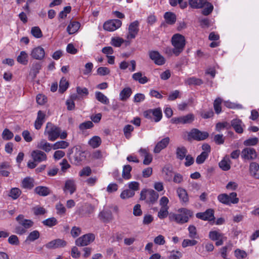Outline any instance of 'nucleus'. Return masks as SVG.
I'll return each mask as SVG.
<instances>
[{
	"mask_svg": "<svg viewBox=\"0 0 259 259\" xmlns=\"http://www.w3.org/2000/svg\"><path fill=\"white\" fill-rule=\"evenodd\" d=\"M219 166L220 168L224 170L227 171L230 169V164L229 160L223 159L219 163Z\"/></svg>",
	"mask_w": 259,
	"mask_h": 259,
	"instance_id": "obj_50",
	"label": "nucleus"
},
{
	"mask_svg": "<svg viewBox=\"0 0 259 259\" xmlns=\"http://www.w3.org/2000/svg\"><path fill=\"white\" fill-rule=\"evenodd\" d=\"M164 17L166 23L169 24H173L176 21V16L172 12H166Z\"/></svg>",
	"mask_w": 259,
	"mask_h": 259,
	"instance_id": "obj_35",
	"label": "nucleus"
},
{
	"mask_svg": "<svg viewBox=\"0 0 259 259\" xmlns=\"http://www.w3.org/2000/svg\"><path fill=\"white\" fill-rule=\"evenodd\" d=\"M76 190V185L75 181L72 179H69L65 182V186L63 188V191L65 193L69 192L70 194H72Z\"/></svg>",
	"mask_w": 259,
	"mask_h": 259,
	"instance_id": "obj_18",
	"label": "nucleus"
},
{
	"mask_svg": "<svg viewBox=\"0 0 259 259\" xmlns=\"http://www.w3.org/2000/svg\"><path fill=\"white\" fill-rule=\"evenodd\" d=\"M258 139L257 138L254 137L249 138L243 142V144L246 146H254L258 143Z\"/></svg>",
	"mask_w": 259,
	"mask_h": 259,
	"instance_id": "obj_59",
	"label": "nucleus"
},
{
	"mask_svg": "<svg viewBox=\"0 0 259 259\" xmlns=\"http://www.w3.org/2000/svg\"><path fill=\"white\" fill-rule=\"evenodd\" d=\"M45 51L40 47H38L33 49L31 53V56L33 59L36 60H41L45 57Z\"/></svg>",
	"mask_w": 259,
	"mask_h": 259,
	"instance_id": "obj_16",
	"label": "nucleus"
},
{
	"mask_svg": "<svg viewBox=\"0 0 259 259\" xmlns=\"http://www.w3.org/2000/svg\"><path fill=\"white\" fill-rule=\"evenodd\" d=\"M45 116L46 115L45 113L40 110L38 111L37 112V118L34 123V126L36 130H39L40 128L41 125L45 121L44 119Z\"/></svg>",
	"mask_w": 259,
	"mask_h": 259,
	"instance_id": "obj_25",
	"label": "nucleus"
},
{
	"mask_svg": "<svg viewBox=\"0 0 259 259\" xmlns=\"http://www.w3.org/2000/svg\"><path fill=\"white\" fill-rule=\"evenodd\" d=\"M94 126V124L91 121H87L81 123L79 125V128L81 131H84L87 129H90Z\"/></svg>",
	"mask_w": 259,
	"mask_h": 259,
	"instance_id": "obj_58",
	"label": "nucleus"
},
{
	"mask_svg": "<svg viewBox=\"0 0 259 259\" xmlns=\"http://www.w3.org/2000/svg\"><path fill=\"white\" fill-rule=\"evenodd\" d=\"M205 5H206V7L202 10V14L205 16H207L212 12L213 6L211 4L207 2Z\"/></svg>",
	"mask_w": 259,
	"mask_h": 259,
	"instance_id": "obj_55",
	"label": "nucleus"
},
{
	"mask_svg": "<svg viewBox=\"0 0 259 259\" xmlns=\"http://www.w3.org/2000/svg\"><path fill=\"white\" fill-rule=\"evenodd\" d=\"M150 58L158 65H162L165 62V58L156 51H151L149 52Z\"/></svg>",
	"mask_w": 259,
	"mask_h": 259,
	"instance_id": "obj_8",
	"label": "nucleus"
},
{
	"mask_svg": "<svg viewBox=\"0 0 259 259\" xmlns=\"http://www.w3.org/2000/svg\"><path fill=\"white\" fill-rule=\"evenodd\" d=\"M101 139L99 136H94L91 138L88 143L93 148L98 147L101 144Z\"/></svg>",
	"mask_w": 259,
	"mask_h": 259,
	"instance_id": "obj_36",
	"label": "nucleus"
},
{
	"mask_svg": "<svg viewBox=\"0 0 259 259\" xmlns=\"http://www.w3.org/2000/svg\"><path fill=\"white\" fill-rule=\"evenodd\" d=\"M122 22L118 19H113L106 22L103 25L104 29L109 31H113L119 28Z\"/></svg>",
	"mask_w": 259,
	"mask_h": 259,
	"instance_id": "obj_7",
	"label": "nucleus"
},
{
	"mask_svg": "<svg viewBox=\"0 0 259 259\" xmlns=\"http://www.w3.org/2000/svg\"><path fill=\"white\" fill-rule=\"evenodd\" d=\"M19 225L22 226L26 231L33 225V222L30 220L24 219L22 214H19L16 218Z\"/></svg>",
	"mask_w": 259,
	"mask_h": 259,
	"instance_id": "obj_14",
	"label": "nucleus"
},
{
	"mask_svg": "<svg viewBox=\"0 0 259 259\" xmlns=\"http://www.w3.org/2000/svg\"><path fill=\"white\" fill-rule=\"evenodd\" d=\"M257 156L256 152L252 148H244L241 152V157L245 160H253Z\"/></svg>",
	"mask_w": 259,
	"mask_h": 259,
	"instance_id": "obj_9",
	"label": "nucleus"
},
{
	"mask_svg": "<svg viewBox=\"0 0 259 259\" xmlns=\"http://www.w3.org/2000/svg\"><path fill=\"white\" fill-rule=\"evenodd\" d=\"M208 154L207 152L203 151L200 155H199L196 159V162L197 164H200L203 163L206 159L208 157Z\"/></svg>",
	"mask_w": 259,
	"mask_h": 259,
	"instance_id": "obj_49",
	"label": "nucleus"
},
{
	"mask_svg": "<svg viewBox=\"0 0 259 259\" xmlns=\"http://www.w3.org/2000/svg\"><path fill=\"white\" fill-rule=\"evenodd\" d=\"M98 217L101 221L105 223L110 222L113 219L112 212L109 209L103 210L99 213Z\"/></svg>",
	"mask_w": 259,
	"mask_h": 259,
	"instance_id": "obj_15",
	"label": "nucleus"
},
{
	"mask_svg": "<svg viewBox=\"0 0 259 259\" xmlns=\"http://www.w3.org/2000/svg\"><path fill=\"white\" fill-rule=\"evenodd\" d=\"M82 153L80 151H77L73 155L69 156V159L72 163L77 165L82 160Z\"/></svg>",
	"mask_w": 259,
	"mask_h": 259,
	"instance_id": "obj_27",
	"label": "nucleus"
},
{
	"mask_svg": "<svg viewBox=\"0 0 259 259\" xmlns=\"http://www.w3.org/2000/svg\"><path fill=\"white\" fill-rule=\"evenodd\" d=\"M231 126L236 133L241 134L243 132V123L241 120L239 119H233L231 121Z\"/></svg>",
	"mask_w": 259,
	"mask_h": 259,
	"instance_id": "obj_22",
	"label": "nucleus"
},
{
	"mask_svg": "<svg viewBox=\"0 0 259 259\" xmlns=\"http://www.w3.org/2000/svg\"><path fill=\"white\" fill-rule=\"evenodd\" d=\"M171 44L174 47V55L179 56L185 46V37L178 33L174 34L171 38Z\"/></svg>",
	"mask_w": 259,
	"mask_h": 259,
	"instance_id": "obj_2",
	"label": "nucleus"
},
{
	"mask_svg": "<svg viewBox=\"0 0 259 259\" xmlns=\"http://www.w3.org/2000/svg\"><path fill=\"white\" fill-rule=\"evenodd\" d=\"M42 223L45 226L52 227L57 224V221L55 218L52 217L44 220Z\"/></svg>",
	"mask_w": 259,
	"mask_h": 259,
	"instance_id": "obj_45",
	"label": "nucleus"
},
{
	"mask_svg": "<svg viewBox=\"0 0 259 259\" xmlns=\"http://www.w3.org/2000/svg\"><path fill=\"white\" fill-rule=\"evenodd\" d=\"M61 131L60 127L51 122H48L46 127L45 135L48 136V138L49 141H54L59 137Z\"/></svg>",
	"mask_w": 259,
	"mask_h": 259,
	"instance_id": "obj_3",
	"label": "nucleus"
},
{
	"mask_svg": "<svg viewBox=\"0 0 259 259\" xmlns=\"http://www.w3.org/2000/svg\"><path fill=\"white\" fill-rule=\"evenodd\" d=\"M14 136L13 133L9 129H5L2 134V137L4 140H9L13 138Z\"/></svg>",
	"mask_w": 259,
	"mask_h": 259,
	"instance_id": "obj_54",
	"label": "nucleus"
},
{
	"mask_svg": "<svg viewBox=\"0 0 259 259\" xmlns=\"http://www.w3.org/2000/svg\"><path fill=\"white\" fill-rule=\"evenodd\" d=\"M193 215L192 212L185 208H180L176 213H170L168 215L170 221L175 222L179 224H183L188 222L189 218Z\"/></svg>",
	"mask_w": 259,
	"mask_h": 259,
	"instance_id": "obj_1",
	"label": "nucleus"
},
{
	"mask_svg": "<svg viewBox=\"0 0 259 259\" xmlns=\"http://www.w3.org/2000/svg\"><path fill=\"white\" fill-rule=\"evenodd\" d=\"M8 242L12 245H18L20 243L18 237L15 235H11L8 239Z\"/></svg>",
	"mask_w": 259,
	"mask_h": 259,
	"instance_id": "obj_60",
	"label": "nucleus"
},
{
	"mask_svg": "<svg viewBox=\"0 0 259 259\" xmlns=\"http://www.w3.org/2000/svg\"><path fill=\"white\" fill-rule=\"evenodd\" d=\"M187 149L184 147H179L176 149V156L177 158L180 160H182L187 156Z\"/></svg>",
	"mask_w": 259,
	"mask_h": 259,
	"instance_id": "obj_31",
	"label": "nucleus"
},
{
	"mask_svg": "<svg viewBox=\"0 0 259 259\" xmlns=\"http://www.w3.org/2000/svg\"><path fill=\"white\" fill-rule=\"evenodd\" d=\"M218 201L224 204L229 205V195L226 193L221 194L218 196Z\"/></svg>",
	"mask_w": 259,
	"mask_h": 259,
	"instance_id": "obj_48",
	"label": "nucleus"
},
{
	"mask_svg": "<svg viewBox=\"0 0 259 259\" xmlns=\"http://www.w3.org/2000/svg\"><path fill=\"white\" fill-rule=\"evenodd\" d=\"M197 241L194 239H184L182 243V246L183 248H186L188 246H193L197 244Z\"/></svg>",
	"mask_w": 259,
	"mask_h": 259,
	"instance_id": "obj_56",
	"label": "nucleus"
},
{
	"mask_svg": "<svg viewBox=\"0 0 259 259\" xmlns=\"http://www.w3.org/2000/svg\"><path fill=\"white\" fill-rule=\"evenodd\" d=\"M200 115L203 118L207 119L213 116V112L211 109L202 110L200 112Z\"/></svg>",
	"mask_w": 259,
	"mask_h": 259,
	"instance_id": "obj_64",
	"label": "nucleus"
},
{
	"mask_svg": "<svg viewBox=\"0 0 259 259\" xmlns=\"http://www.w3.org/2000/svg\"><path fill=\"white\" fill-rule=\"evenodd\" d=\"M177 192L180 199L181 202L183 204L188 203L189 201V198L188 194L185 189L179 188L178 189Z\"/></svg>",
	"mask_w": 259,
	"mask_h": 259,
	"instance_id": "obj_23",
	"label": "nucleus"
},
{
	"mask_svg": "<svg viewBox=\"0 0 259 259\" xmlns=\"http://www.w3.org/2000/svg\"><path fill=\"white\" fill-rule=\"evenodd\" d=\"M139 22L135 21L130 24L128 27V33L127 35V39L134 38L139 31Z\"/></svg>",
	"mask_w": 259,
	"mask_h": 259,
	"instance_id": "obj_12",
	"label": "nucleus"
},
{
	"mask_svg": "<svg viewBox=\"0 0 259 259\" xmlns=\"http://www.w3.org/2000/svg\"><path fill=\"white\" fill-rule=\"evenodd\" d=\"M239 199L237 197V194L236 192H232L229 194V205L231 204H237L239 202Z\"/></svg>",
	"mask_w": 259,
	"mask_h": 259,
	"instance_id": "obj_52",
	"label": "nucleus"
},
{
	"mask_svg": "<svg viewBox=\"0 0 259 259\" xmlns=\"http://www.w3.org/2000/svg\"><path fill=\"white\" fill-rule=\"evenodd\" d=\"M159 194L152 189L148 190V195L146 202L154 204L158 199Z\"/></svg>",
	"mask_w": 259,
	"mask_h": 259,
	"instance_id": "obj_24",
	"label": "nucleus"
},
{
	"mask_svg": "<svg viewBox=\"0 0 259 259\" xmlns=\"http://www.w3.org/2000/svg\"><path fill=\"white\" fill-rule=\"evenodd\" d=\"M34 180L30 177H26L22 182V187L24 189H31L34 187Z\"/></svg>",
	"mask_w": 259,
	"mask_h": 259,
	"instance_id": "obj_33",
	"label": "nucleus"
},
{
	"mask_svg": "<svg viewBox=\"0 0 259 259\" xmlns=\"http://www.w3.org/2000/svg\"><path fill=\"white\" fill-rule=\"evenodd\" d=\"M96 99L102 104L107 105L109 103L108 98L100 92H96L95 93Z\"/></svg>",
	"mask_w": 259,
	"mask_h": 259,
	"instance_id": "obj_37",
	"label": "nucleus"
},
{
	"mask_svg": "<svg viewBox=\"0 0 259 259\" xmlns=\"http://www.w3.org/2000/svg\"><path fill=\"white\" fill-rule=\"evenodd\" d=\"M206 3V0H189L190 6L194 9L202 8Z\"/></svg>",
	"mask_w": 259,
	"mask_h": 259,
	"instance_id": "obj_30",
	"label": "nucleus"
},
{
	"mask_svg": "<svg viewBox=\"0 0 259 259\" xmlns=\"http://www.w3.org/2000/svg\"><path fill=\"white\" fill-rule=\"evenodd\" d=\"M222 103V99L220 98H217L213 103L214 109L217 114L221 112V104Z\"/></svg>",
	"mask_w": 259,
	"mask_h": 259,
	"instance_id": "obj_62",
	"label": "nucleus"
},
{
	"mask_svg": "<svg viewBox=\"0 0 259 259\" xmlns=\"http://www.w3.org/2000/svg\"><path fill=\"white\" fill-rule=\"evenodd\" d=\"M17 61L21 64L26 65L28 63V55L25 51H21L17 57Z\"/></svg>",
	"mask_w": 259,
	"mask_h": 259,
	"instance_id": "obj_40",
	"label": "nucleus"
},
{
	"mask_svg": "<svg viewBox=\"0 0 259 259\" xmlns=\"http://www.w3.org/2000/svg\"><path fill=\"white\" fill-rule=\"evenodd\" d=\"M124 42V40L120 37H112L111 44L115 47H119Z\"/></svg>",
	"mask_w": 259,
	"mask_h": 259,
	"instance_id": "obj_61",
	"label": "nucleus"
},
{
	"mask_svg": "<svg viewBox=\"0 0 259 259\" xmlns=\"http://www.w3.org/2000/svg\"><path fill=\"white\" fill-rule=\"evenodd\" d=\"M189 236L192 239L198 238V236L196 227L193 225H190L188 228Z\"/></svg>",
	"mask_w": 259,
	"mask_h": 259,
	"instance_id": "obj_47",
	"label": "nucleus"
},
{
	"mask_svg": "<svg viewBox=\"0 0 259 259\" xmlns=\"http://www.w3.org/2000/svg\"><path fill=\"white\" fill-rule=\"evenodd\" d=\"M162 173L164 179L168 182H170L172 180L174 172L172 168L170 166H165L162 168Z\"/></svg>",
	"mask_w": 259,
	"mask_h": 259,
	"instance_id": "obj_19",
	"label": "nucleus"
},
{
	"mask_svg": "<svg viewBox=\"0 0 259 259\" xmlns=\"http://www.w3.org/2000/svg\"><path fill=\"white\" fill-rule=\"evenodd\" d=\"M196 216L197 218L204 221L214 220V210L212 209H208L205 212L196 213Z\"/></svg>",
	"mask_w": 259,
	"mask_h": 259,
	"instance_id": "obj_11",
	"label": "nucleus"
},
{
	"mask_svg": "<svg viewBox=\"0 0 259 259\" xmlns=\"http://www.w3.org/2000/svg\"><path fill=\"white\" fill-rule=\"evenodd\" d=\"M132 89L129 88H124L119 94V98L121 101H126L132 95Z\"/></svg>",
	"mask_w": 259,
	"mask_h": 259,
	"instance_id": "obj_29",
	"label": "nucleus"
},
{
	"mask_svg": "<svg viewBox=\"0 0 259 259\" xmlns=\"http://www.w3.org/2000/svg\"><path fill=\"white\" fill-rule=\"evenodd\" d=\"M34 192L41 196H47L51 194L50 189L45 186H37L34 189Z\"/></svg>",
	"mask_w": 259,
	"mask_h": 259,
	"instance_id": "obj_26",
	"label": "nucleus"
},
{
	"mask_svg": "<svg viewBox=\"0 0 259 259\" xmlns=\"http://www.w3.org/2000/svg\"><path fill=\"white\" fill-rule=\"evenodd\" d=\"M186 81V83L189 85H191V84L200 85L202 83V81L201 79L197 78L194 77L188 78Z\"/></svg>",
	"mask_w": 259,
	"mask_h": 259,
	"instance_id": "obj_57",
	"label": "nucleus"
},
{
	"mask_svg": "<svg viewBox=\"0 0 259 259\" xmlns=\"http://www.w3.org/2000/svg\"><path fill=\"white\" fill-rule=\"evenodd\" d=\"M144 116L147 119H153L155 122H158L162 116V111L159 108L149 109L144 112Z\"/></svg>",
	"mask_w": 259,
	"mask_h": 259,
	"instance_id": "obj_5",
	"label": "nucleus"
},
{
	"mask_svg": "<svg viewBox=\"0 0 259 259\" xmlns=\"http://www.w3.org/2000/svg\"><path fill=\"white\" fill-rule=\"evenodd\" d=\"M182 124H189L194 120V116L192 114H189L185 116H182Z\"/></svg>",
	"mask_w": 259,
	"mask_h": 259,
	"instance_id": "obj_53",
	"label": "nucleus"
},
{
	"mask_svg": "<svg viewBox=\"0 0 259 259\" xmlns=\"http://www.w3.org/2000/svg\"><path fill=\"white\" fill-rule=\"evenodd\" d=\"M40 236L39 232L37 230L31 232L26 238V241L33 242L37 239Z\"/></svg>",
	"mask_w": 259,
	"mask_h": 259,
	"instance_id": "obj_44",
	"label": "nucleus"
},
{
	"mask_svg": "<svg viewBox=\"0 0 259 259\" xmlns=\"http://www.w3.org/2000/svg\"><path fill=\"white\" fill-rule=\"evenodd\" d=\"M187 140L190 141L192 139L196 141H202L206 139L209 136L206 132H201L197 128H193L190 132L187 133Z\"/></svg>",
	"mask_w": 259,
	"mask_h": 259,
	"instance_id": "obj_4",
	"label": "nucleus"
},
{
	"mask_svg": "<svg viewBox=\"0 0 259 259\" xmlns=\"http://www.w3.org/2000/svg\"><path fill=\"white\" fill-rule=\"evenodd\" d=\"M169 142V138L168 137L162 139L156 145L154 149V152L155 153H159L162 149L165 148L167 146Z\"/></svg>",
	"mask_w": 259,
	"mask_h": 259,
	"instance_id": "obj_20",
	"label": "nucleus"
},
{
	"mask_svg": "<svg viewBox=\"0 0 259 259\" xmlns=\"http://www.w3.org/2000/svg\"><path fill=\"white\" fill-rule=\"evenodd\" d=\"M67 242L61 239L53 240L46 244V247L49 249H55L65 247Z\"/></svg>",
	"mask_w": 259,
	"mask_h": 259,
	"instance_id": "obj_13",
	"label": "nucleus"
},
{
	"mask_svg": "<svg viewBox=\"0 0 259 259\" xmlns=\"http://www.w3.org/2000/svg\"><path fill=\"white\" fill-rule=\"evenodd\" d=\"M31 33L35 38H39L42 36L41 30L37 26H35L31 28Z\"/></svg>",
	"mask_w": 259,
	"mask_h": 259,
	"instance_id": "obj_51",
	"label": "nucleus"
},
{
	"mask_svg": "<svg viewBox=\"0 0 259 259\" xmlns=\"http://www.w3.org/2000/svg\"><path fill=\"white\" fill-rule=\"evenodd\" d=\"M224 236L223 233L217 231H211L209 233V237L212 241H215L222 238Z\"/></svg>",
	"mask_w": 259,
	"mask_h": 259,
	"instance_id": "obj_41",
	"label": "nucleus"
},
{
	"mask_svg": "<svg viewBox=\"0 0 259 259\" xmlns=\"http://www.w3.org/2000/svg\"><path fill=\"white\" fill-rule=\"evenodd\" d=\"M80 27V23L76 21L70 22L67 27V31L69 34H72L77 31Z\"/></svg>",
	"mask_w": 259,
	"mask_h": 259,
	"instance_id": "obj_28",
	"label": "nucleus"
},
{
	"mask_svg": "<svg viewBox=\"0 0 259 259\" xmlns=\"http://www.w3.org/2000/svg\"><path fill=\"white\" fill-rule=\"evenodd\" d=\"M132 167L130 165H125L123 166L122 177L125 180H129L131 178L132 175L131 172L132 171Z\"/></svg>",
	"mask_w": 259,
	"mask_h": 259,
	"instance_id": "obj_34",
	"label": "nucleus"
},
{
	"mask_svg": "<svg viewBox=\"0 0 259 259\" xmlns=\"http://www.w3.org/2000/svg\"><path fill=\"white\" fill-rule=\"evenodd\" d=\"M69 86V83L66 80V78L62 77L60 81L59 84V92L61 93L64 92Z\"/></svg>",
	"mask_w": 259,
	"mask_h": 259,
	"instance_id": "obj_46",
	"label": "nucleus"
},
{
	"mask_svg": "<svg viewBox=\"0 0 259 259\" xmlns=\"http://www.w3.org/2000/svg\"><path fill=\"white\" fill-rule=\"evenodd\" d=\"M56 209L57 214L61 215H64L66 210L65 206L61 203H57L56 205Z\"/></svg>",
	"mask_w": 259,
	"mask_h": 259,
	"instance_id": "obj_63",
	"label": "nucleus"
},
{
	"mask_svg": "<svg viewBox=\"0 0 259 259\" xmlns=\"http://www.w3.org/2000/svg\"><path fill=\"white\" fill-rule=\"evenodd\" d=\"M31 156L33 160L35 162H36L37 163L46 161L47 159L46 154L44 152L39 150H33L31 152Z\"/></svg>",
	"mask_w": 259,
	"mask_h": 259,
	"instance_id": "obj_10",
	"label": "nucleus"
},
{
	"mask_svg": "<svg viewBox=\"0 0 259 259\" xmlns=\"http://www.w3.org/2000/svg\"><path fill=\"white\" fill-rule=\"evenodd\" d=\"M21 191L18 188H12L9 192V196L11 197L13 199H17L21 195Z\"/></svg>",
	"mask_w": 259,
	"mask_h": 259,
	"instance_id": "obj_42",
	"label": "nucleus"
},
{
	"mask_svg": "<svg viewBox=\"0 0 259 259\" xmlns=\"http://www.w3.org/2000/svg\"><path fill=\"white\" fill-rule=\"evenodd\" d=\"M133 78L135 80L138 81L141 84H144L148 81L146 76L142 77V74L140 72L134 73L133 75Z\"/></svg>",
	"mask_w": 259,
	"mask_h": 259,
	"instance_id": "obj_38",
	"label": "nucleus"
},
{
	"mask_svg": "<svg viewBox=\"0 0 259 259\" xmlns=\"http://www.w3.org/2000/svg\"><path fill=\"white\" fill-rule=\"evenodd\" d=\"M249 172L251 176L259 179V165L256 162H252L249 165Z\"/></svg>",
	"mask_w": 259,
	"mask_h": 259,
	"instance_id": "obj_21",
	"label": "nucleus"
},
{
	"mask_svg": "<svg viewBox=\"0 0 259 259\" xmlns=\"http://www.w3.org/2000/svg\"><path fill=\"white\" fill-rule=\"evenodd\" d=\"M95 240V235L89 233L78 238L75 241V244L79 246L88 245Z\"/></svg>",
	"mask_w": 259,
	"mask_h": 259,
	"instance_id": "obj_6",
	"label": "nucleus"
},
{
	"mask_svg": "<svg viewBox=\"0 0 259 259\" xmlns=\"http://www.w3.org/2000/svg\"><path fill=\"white\" fill-rule=\"evenodd\" d=\"M140 155L144 157L143 164L145 165H149L152 161V155L149 153L148 149L146 148H141L139 151Z\"/></svg>",
	"mask_w": 259,
	"mask_h": 259,
	"instance_id": "obj_17",
	"label": "nucleus"
},
{
	"mask_svg": "<svg viewBox=\"0 0 259 259\" xmlns=\"http://www.w3.org/2000/svg\"><path fill=\"white\" fill-rule=\"evenodd\" d=\"M37 147L46 152H49L52 148V145L47 142L46 140H42L38 143Z\"/></svg>",
	"mask_w": 259,
	"mask_h": 259,
	"instance_id": "obj_32",
	"label": "nucleus"
},
{
	"mask_svg": "<svg viewBox=\"0 0 259 259\" xmlns=\"http://www.w3.org/2000/svg\"><path fill=\"white\" fill-rule=\"evenodd\" d=\"M69 145L68 142L65 141H58L52 145V149L57 150L58 149H65Z\"/></svg>",
	"mask_w": 259,
	"mask_h": 259,
	"instance_id": "obj_39",
	"label": "nucleus"
},
{
	"mask_svg": "<svg viewBox=\"0 0 259 259\" xmlns=\"http://www.w3.org/2000/svg\"><path fill=\"white\" fill-rule=\"evenodd\" d=\"M135 193L129 189L123 190L120 194V197L122 199H126L133 197Z\"/></svg>",
	"mask_w": 259,
	"mask_h": 259,
	"instance_id": "obj_43",
	"label": "nucleus"
}]
</instances>
